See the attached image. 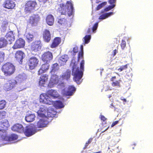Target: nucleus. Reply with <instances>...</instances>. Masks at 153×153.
Here are the masks:
<instances>
[{
  "instance_id": "9",
  "label": "nucleus",
  "mask_w": 153,
  "mask_h": 153,
  "mask_svg": "<svg viewBox=\"0 0 153 153\" xmlns=\"http://www.w3.org/2000/svg\"><path fill=\"white\" fill-rule=\"evenodd\" d=\"M37 5V3L35 1H28L25 4V10L27 12H31L35 10Z\"/></svg>"
},
{
  "instance_id": "1",
  "label": "nucleus",
  "mask_w": 153,
  "mask_h": 153,
  "mask_svg": "<svg viewBox=\"0 0 153 153\" xmlns=\"http://www.w3.org/2000/svg\"><path fill=\"white\" fill-rule=\"evenodd\" d=\"M81 58H73L70 64L72 67V75L74 76V80L77 84H80L82 82L81 79L84 71L85 61L82 60L80 62V68L78 65Z\"/></svg>"
},
{
  "instance_id": "6",
  "label": "nucleus",
  "mask_w": 153,
  "mask_h": 153,
  "mask_svg": "<svg viewBox=\"0 0 153 153\" xmlns=\"http://www.w3.org/2000/svg\"><path fill=\"white\" fill-rule=\"evenodd\" d=\"M2 70L5 75H9L14 73L15 71V67L13 64L8 62L3 65Z\"/></svg>"
},
{
  "instance_id": "23",
  "label": "nucleus",
  "mask_w": 153,
  "mask_h": 153,
  "mask_svg": "<svg viewBox=\"0 0 153 153\" xmlns=\"http://www.w3.org/2000/svg\"><path fill=\"white\" fill-rule=\"evenodd\" d=\"M43 38L44 40L47 42H48L51 39V35L50 31L45 30L43 33Z\"/></svg>"
},
{
  "instance_id": "31",
  "label": "nucleus",
  "mask_w": 153,
  "mask_h": 153,
  "mask_svg": "<svg viewBox=\"0 0 153 153\" xmlns=\"http://www.w3.org/2000/svg\"><path fill=\"white\" fill-rule=\"evenodd\" d=\"M7 44V40L4 38H1L0 40V48L6 46Z\"/></svg>"
},
{
  "instance_id": "15",
  "label": "nucleus",
  "mask_w": 153,
  "mask_h": 153,
  "mask_svg": "<svg viewBox=\"0 0 153 153\" xmlns=\"http://www.w3.org/2000/svg\"><path fill=\"white\" fill-rule=\"evenodd\" d=\"M105 2H103L100 4L97 7V10H99L101 9L104 8V10L101 11L100 13V16L99 17V19H105Z\"/></svg>"
},
{
  "instance_id": "10",
  "label": "nucleus",
  "mask_w": 153,
  "mask_h": 153,
  "mask_svg": "<svg viewBox=\"0 0 153 153\" xmlns=\"http://www.w3.org/2000/svg\"><path fill=\"white\" fill-rule=\"evenodd\" d=\"M37 106L39 107L38 108V109H37L36 112L37 113L38 116L42 117H45L47 116V106L44 105H41V106Z\"/></svg>"
},
{
  "instance_id": "17",
  "label": "nucleus",
  "mask_w": 153,
  "mask_h": 153,
  "mask_svg": "<svg viewBox=\"0 0 153 153\" xmlns=\"http://www.w3.org/2000/svg\"><path fill=\"white\" fill-rule=\"evenodd\" d=\"M16 83V81L15 80L12 79L9 80L4 85V90L7 91H9L11 90L15 86Z\"/></svg>"
},
{
  "instance_id": "20",
  "label": "nucleus",
  "mask_w": 153,
  "mask_h": 153,
  "mask_svg": "<svg viewBox=\"0 0 153 153\" xmlns=\"http://www.w3.org/2000/svg\"><path fill=\"white\" fill-rule=\"evenodd\" d=\"M39 19L40 18L38 15H34L30 17L29 22L32 26H36Z\"/></svg>"
},
{
  "instance_id": "41",
  "label": "nucleus",
  "mask_w": 153,
  "mask_h": 153,
  "mask_svg": "<svg viewBox=\"0 0 153 153\" xmlns=\"http://www.w3.org/2000/svg\"><path fill=\"white\" fill-rule=\"evenodd\" d=\"M126 41L122 40L120 44V46L122 49H124L126 46Z\"/></svg>"
},
{
  "instance_id": "26",
  "label": "nucleus",
  "mask_w": 153,
  "mask_h": 153,
  "mask_svg": "<svg viewBox=\"0 0 153 153\" xmlns=\"http://www.w3.org/2000/svg\"><path fill=\"white\" fill-rule=\"evenodd\" d=\"M6 40L9 42L14 41V36L13 32L12 31H9L5 35Z\"/></svg>"
},
{
  "instance_id": "52",
  "label": "nucleus",
  "mask_w": 153,
  "mask_h": 153,
  "mask_svg": "<svg viewBox=\"0 0 153 153\" xmlns=\"http://www.w3.org/2000/svg\"><path fill=\"white\" fill-rule=\"evenodd\" d=\"M102 1V0H96V3H99V2H100Z\"/></svg>"
},
{
  "instance_id": "40",
  "label": "nucleus",
  "mask_w": 153,
  "mask_h": 153,
  "mask_svg": "<svg viewBox=\"0 0 153 153\" xmlns=\"http://www.w3.org/2000/svg\"><path fill=\"white\" fill-rule=\"evenodd\" d=\"M6 112L3 111H0V119L4 118L6 116Z\"/></svg>"
},
{
  "instance_id": "19",
  "label": "nucleus",
  "mask_w": 153,
  "mask_h": 153,
  "mask_svg": "<svg viewBox=\"0 0 153 153\" xmlns=\"http://www.w3.org/2000/svg\"><path fill=\"white\" fill-rule=\"evenodd\" d=\"M42 48V45L40 41H37L33 43L31 45V50L35 52L40 50Z\"/></svg>"
},
{
  "instance_id": "34",
  "label": "nucleus",
  "mask_w": 153,
  "mask_h": 153,
  "mask_svg": "<svg viewBox=\"0 0 153 153\" xmlns=\"http://www.w3.org/2000/svg\"><path fill=\"white\" fill-rule=\"evenodd\" d=\"M15 57H24L25 56V54L21 51H17L15 54Z\"/></svg>"
},
{
  "instance_id": "29",
  "label": "nucleus",
  "mask_w": 153,
  "mask_h": 153,
  "mask_svg": "<svg viewBox=\"0 0 153 153\" xmlns=\"http://www.w3.org/2000/svg\"><path fill=\"white\" fill-rule=\"evenodd\" d=\"M61 39L59 37L56 38L52 43L51 47L52 48H54L57 46L60 43Z\"/></svg>"
},
{
  "instance_id": "39",
  "label": "nucleus",
  "mask_w": 153,
  "mask_h": 153,
  "mask_svg": "<svg viewBox=\"0 0 153 153\" xmlns=\"http://www.w3.org/2000/svg\"><path fill=\"white\" fill-rule=\"evenodd\" d=\"M66 22V19L64 18L59 19L58 20V22L61 25L65 24Z\"/></svg>"
},
{
  "instance_id": "53",
  "label": "nucleus",
  "mask_w": 153,
  "mask_h": 153,
  "mask_svg": "<svg viewBox=\"0 0 153 153\" xmlns=\"http://www.w3.org/2000/svg\"><path fill=\"white\" fill-rule=\"evenodd\" d=\"M40 2H43L44 3L46 1L48 0H39Z\"/></svg>"
},
{
  "instance_id": "51",
  "label": "nucleus",
  "mask_w": 153,
  "mask_h": 153,
  "mask_svg": "<svg viewBox=\"0 0 153 153\" xmlns=\"http://www.w3.org/2000/svg\"><path fill=\"white\" fill-rule=\"evenodd\" d=\"M92 139H93L92 138H90V139H89L88 142L90 144L92 142Z\"/></svg>"
},
{
  "instance_id": "2",
  "label": "nucleus",
  "mask_w": 153,
  "mask_h": 153,
  "mask_svg": "<svg viewBox=\"0 0 153 153\" xmlns=\"http://www.w3.org/2000/svg\"><path fill=\"white\" fill-rule=\"evenodd\" d=\"M48 95L46 94H42L40 95V102L49 105H54L56 108H61L64 107L63 103L59 100L56 101L54 102L51 97L56 98L59 96L58 93L55 90L52 89L47 92Z\"/></svg>"
},
{
  "instance_id": "50",
  "label": "nucleus",
  "mask_w": 153,
  "mask_h": 153,
  "mask_svg": "<svg viewBox=\"0 0 153 153\" xmlns=\"http://www.w3.org/2000/svg\"><path fill=\"white\" fill-rule=\"evenodd\" d=\"M89 144V143L88 142L86 143L85 147L83 149H86V148L87 147V146H88Z\"/></svg>"
},
{
  "instance_id": "3",
  "label": "nucleus",
  "mask_w": 153,
  "mask_h": 153,
  "mask_svg": "<svg viewBox=\"0 0 153 153\" xmlns=\"http://www.w3.org/2000/svg\"><path fill=\"white\" fill-rule=\"evenodd\" d=\"M71 73V71L68 70L65 73L63 74L59 79L58 76L56 74H51L49 85H51V84L52 85L58 84V88L62 89L65 86V84L63 82L61 81L62 80H68L70 78Z\"/></svg>"
},
{
  "instance_id": "24",
  "label": "nucleus",
  "mask_w": 153,
  "mask_h": 153,
  "mask_svg": "<svg viewBox=\"0 0 153 153\" xmlns=\"http://www.w3.org/2000/svg\"><path fill=\"white\" fill-rule=\"evenodd\" d=\"M59 68V65L57 63H56L52 65L51 68L50 73L51 74H57V72Z\"/></svg>"
},
{
  "instance_id": "44",
  "label": "nucleus",
  "mask_w": 153,
  "mask_h": 153,
  "mask_svg": "<svg viewBox=\"0 0 153 153\" xmlns=\"http://www.w3.org/2000/svg\"><path fill=\"white\" fill-rule=\"evenodd\" d=\"M24 58H17V60L19 62L20 64H22L23 63V59Z\"/></svg>"
},
{
  "instance_id": "38",
  "label": "nucleus",
  "mask_w": 153,
  "mask_h": 153,
  "mask_svg": "<svg viewBox=\"0 0 153 153\" xmlns=\"http://www.w3.org/2000/svg\"><path fill=\"white\" fill-rule=\"evenodd\" d=\"M81 51H80L78 54V57H82L83 55V46L81 45L80 47Z\"/></svg>"
},
{
  "instance_id": "47",
  "label": "nucleus",
  "mask_w": 153,
  "mask_h": 153,
  "mask_svg": "<svg viewBox=\"0 0 153 153\" xmlns=\"http://www.w3.org/2000/svg\"><path fill=\"white\" fill-rule=\"evenodd\" d=\"M4 53L3 52L0 51V57H4Z\"/></svg>"
},
{
  "instance_id": "43",
  "label": "nucleus",
  "mask_w": 153,
  "mask_h": 153,
  "mask_svg": "<svg viewBox=\"0 0 153 153\" xmlns=\"http://www.w3.org/2000/svg\"><path fill=\"white\" fill-rule=\"evenodd\" d=\"M114 14L113 12H110L109 13H106V19L111 16Z\"/></svg>"
},
{
  "instance_id": "49",
  "label": "nucleus",
  "mask_w": 153,
  "mask_h": 153,
  "mask_svg": "<svg viewBox=\"0 0 153 153\" xmlns=\"http://www.w3.org/2000/svg\"><path fill=\"white\" fill-rule=\"evenodd\" d=\"M101 120H102L103 122H104L105 120V117L104 116H101Z\"/></svg>"
},
{
  "instance_id": "18",
  "label": "nucleus",
  "mask_w": 153,
  "mask_h": 153,
  "mask_svg": "<svg viewBox=\"0 0 153 153\" xmlns=\"http://www.w3.org/2000/svg\"><path fill=\"white\" fill-rule=\"evenodd\" d=\"M48 75L45 74L42 75L40 77V80L39 82V85L41 87H46L47 85V84H46L48 78Z\"/></svg>"
},
{
  "instance_id": "42",
  "label": "nucleus",
  "mask_w": 153,
  "mask_h": 153,
  "mask_svg": "<svg viewBox=\"0 0 153 153\" xmlns=\"http://www.w3.org/2000/svg\"><path fill=\"white\" fill-rule=\"evenodd\" d=\"M98 23H95L93 26L92 30L93 32L95 33V31L97 29L98 26Z\"/></svg>"
},
{
  "instance_id": "36",
  "label": "nucleus",
  "mask_w": 153,
  "mask_h": 153,
  "mask_svg": "<svg viewBox=\"0 0 153 153\" xmlns=\"http://www.w3.org/2000/svg\"><path fill=\"white\" fill-rule=\"evenodd\" d=\"M42 57H53V55L51 52L48 51L42 55Z\"/></svg>"
},
{
  "instance_id": "8",
  "label": "nucleus",
  "mask_w": 153,
  "mask_h": 153,
  "mask_svg": "<svg viewBox=\"0 0 153 153\" xmlns=\"http://www.w3.org/2000/svg\"><path fill=\"white\" fill-rule=\"evenodd\" d=\"M39 62L37 58H30L28 63L26 66L27 70H33L37 66Z\"/></svg>"
},
{
  "instance_id": "45",
  "label": "nucleus",
  "mask_w": 153,
  "mask_h": 153,
  "mask_svg": "<svg viewBox=\"0 0 153 153\" xmlns=\"http://www.w3.org/2000/svg\"><path fill=\"white\" fill-rule=\"evenodd\" d=\"M118 52V50L117 49H115L112 52V53L111 54L112 56L114 57V56L116 53Z\"/></svg>"
},
{
  "instance_id": "5",
  "label": "nucleus",
  "mask_w": 153,
  "mask_h": 153,
  "mask_svg": "<svg viewBox=\"0 0 153 153\" xmlns=\"http://www.w3.org/2000/svg\"><path fill=\"white\" fill-rule=\"evenodd\" d=\"M59 6L57 10L62 15L70 16L74 13L73 6L70 2L68 1L65 4L61 3Z\"/></svg>"
},
{
  "instance_id": "54",
  "label": "nucleus",
  "mask_w": 153,
  "mask_h": 153,
  "mask_svg": "<svg viewBox=\"0 0 153 153\" xmlns=\"http://www.w3.org/2000/svg\"><path fill=\"white\" fill-rule=\"evenodd\" d=\"M6 27L5 26V27H2V28L4 29V30H5L6 29Z\"/></svg>"
},
{
  "instance_id": "11",
  "label": "nucleus",
  "mask_w": 153,
  "mask_h": 153,
  "mask_svg": "<svg viewBox=\"0 0 153 153\" xmlns=\"http://www.w3.org/2000/svg\"><path fill=\"white\" fill-rule=\"evenodd\" d=\"M52 106L49 107L48 108L47 107V116L45 117V119H47L51 122L52 119L51 118L54 117L56 114V112L55 111L53 108Z\"/></svg>"
},
{
  "instance_id": "32",
  "label": "nucleus",
  "mask_w": 153,
  "mask_h": 153,
  "mask_svg": "<svg viewBox=\"0 0 153 153\" xmlns=\"http://www.w3.org/2000/svg\"><path fill=\"white\" fill-rule=\"evenodd\" d=\"M91 39V35H86L85 36L83 39V42H84V45H85V44L88 43L89 42Z\"/></svg>"
},
{
  "instance_id": "13",
  "label": "nucleus",
  "mask_w": 153,
  "mask_h": 153,
  "mask_svg": "<svg viewBox=\"0 0 153 153\" xmlns=\"http://www.w3.org/2000/svg\"><path fill=\"white\" fill-rule=\"evenodd\" d=\"M1 127L3 128V129H0V139L1 136L3 133H6V130L7 128L9 126V123L8 121L7 120H2L0 121Z\"/></svg>"
},
{
  "instance_id": "48",
  "label": "nucleus",
  "mask_w": 153,
  "mask_h": 153,
  "mask_svg": "<svg viewBox=\"0 0 153 153\" xmlns=\"http://www.w3.org/2000/svg\"><path fill=\"white\" fill-rule=\"evenodd\" d=\"M104 70V69H98L97 70V71L98 72H99L100 73L101 75H102V72Z\"/></svg>"
},
{
  "instance_id": "4",
  "label": "nucleus",
  "mask_w": 153,
  "mask_h": 153,
  "mask_svg": "<svg viewBox=\"0 0 153 153\" xmlns=\"http://www.w3.org/2000/svg\"><path fill=\"white\" fill-rule=\"evenodd\" d=\"M12 130L20 133L24 132L27 137L30 136L35 134L36 131L34 126L29 125L26 127L25 130L23 126L20 124H17L14 125L12 128Z\"/></svg>"
},
{
  "instance_id": "46",
  "label": "nucleus",
  "mask_w": 153,
  "mask_h": 153,
  "mask_svg": "<svg viewBox=\"0 0 153 153\" xmlns=\"http://www.w3.org/2000/svg\"><path fill=\"white\" fill-rule=\"evenodd\" d=\"M61 59H60V60L62 61L64 63H65L66 61L68 60L67 59H65L67 58H60Z\"/></svg>"
},
{
  "instance_id": "14",
  "label": "nucleus",
  "mask_w": 153,
  "mask_h": 153,
  "mask_svg": "<svg viewBox=\"0 0 153 153\" xmlns=\"http://www.w3.org/2000/svg\"><path fill=\"white\" fill-rule=\"evenodd\" d=\"M76 90L75 88L73 85H70L67 88L63 90V94L66 96H71L72 95Z\"/></svg>"
},
{
  "instance_id": "25",
  "label": "nucleus",
  "mask_w": 153,
  "mask_h": 153,
  "mask_svg": "<svg viewBox=\"0 0 153 153\" xmlns=\"http://www.w3.org/2000/svg\"><path fill=\"white\" fill-rule=\"evenodd\" d=\"M117 0H108V2L110 4V6L106 7V11H108L113 9L115 6V3Z\"/></svg>"
},
{
  "instance_id": "27",
  "label": "nucleus",
  "mask_w": 153,
  "mask_h": 153,
  "mask_svg": "<svg viewBox=\"0 0 153 153\" xmlns=\"http://www.w3.org/2000/svg\"><path fill=\"white\" fill-rule=\"evenodd\" d=\"M35 117L34 114H27L25 117V120L28 122H31L34 120Z\"/></svg>"
},
{
  "instance_id": "35",
  "label": "nucleus",
  "mask_w": 153,
  "mask_h": 153,
  "mask_svg": "<svg viewBox=\"0 0 153 153\" xmlns=\"http://www.w3.org/2000/svg\"><path fill=\"white\" fill-rule=\"evenodd\" d=\"M78 51V48L77 47H75L73 50L69 52V54L72 55L74 56Z\"/></svg>"
},
{
  "instance_id": "21",
  "label": "nucleus",
  "mask_w": 153,
  "mask_h": 153,
  "mask_svg": "<svg viewBox=\"0 0 153 153\" xmlns=\"http://www.w3.org/2000/svg\"><path fill=\"white\" fill-rule=\"evenodd\" d=\"M50 122L45 117L42 119L37 122V127L38 128H42L46 127L47 125Z\"/></svg>"
},
{
  "instance_id": "30",
  "label": "nucleus",
  "mask_w": 153,
  "mask_h": 153,
  "mask_svg": "<svg viewBox=\"0 0 153 153\" xmlns=\"http://www.w3.org/2000/svg\"><path fill=\"white\" fill-rule=\"evenodd\" d=\"M27 78V76L25 74L23 73L20 74L18 76L16 77V79L18 80L19 82H22Z\"/></svg>"
},
{
  "instance_id": "55",
  "label": "nucleus",
  "mask_w": 153,
  "mask_h": 153,
  "mask_svg": "<svg viewBox=\"0 0 153 153\" xmlns=\"http://www.w3.org/2000/svg\"><path fill=\"white\" fill-rule=\"evenodd\" d=\"M31 57L33 58V57H34V56H32Z\"/></svg>"
},
{
  "instance_id": "56",
  "label": "nucleus",
  "mask_w": 153,
  "mask_h": 153,
  "mask_svg": "<svg viewBox=\"0 0 153 153\" xmlns=\"http://www.w3.org/2000/svg\"><path fill=\"white\" fill-rule=\"evenodd\" d=\"M6 144V143H4V144Z\"/></svg>"
},
{
  "instance_id": "37",
  "label": "nucleus",
  "mask_w": 153,
  "mask_h": 153,
  "mask_svg": "<svg viewBox=\"0 0 153 153\" xmlns=\"http://www.w3.org/2000/svg\"><path fill=\"white\" fill-rule=\"evenodd\" d=\"M6 102L4 100L0 101V109H3L5 107Z\"/></svg>"
},
{
  "instance_id": "12",
  "label": "nucleus",
  "mask_w": 153,
  "mask_h": 153,
  "mask_svg": "<svg viewBox=\"0 0 153 153\" xmlns=\"http://www.w3.org/2000/svg\"><path fill=\"white\" fill-rule=\"evenodd\" d=\"M18 138V136L14 134H11L10 136H7V133H3V134L1 136V140H2L11 141L12 140H15Z\"/></svg>"
},
{
  "instance_id": "33",
  "label": "nucleus",
  "mask_w": 153,
  "mask_h": 153,
  "mask_svg": "<svg viewBox=\"0 0 153 153\" xmlns=\"http://www.w3.org/2000/svg\"><path fill=\"white\" fill-rule=\"evenodd\" d=\"M25 37L29 42L32 41L33 40V36L30 33H26Z\"/></svg>"
},
{
  "instance_id": "16",
  "label": "nucleus",
  "mask_w": 153,
  "mask_h": 153,
  "mask_svg": "<svg viewBox=\"0 0 153 153\" xmlns=\"http://www.w3.org/2000/svg\"><path fill=\"white\" fill-rule=\"evenodd\" d=\"M25 45V41L22 38L17 40L13 47V49H17L23 48Z\"/></svg>"
},
{
  "instance_id": "7",
  "label": "nucleus",
  "mask_w": 153,
  "mask_h": 153,
  "mask_svg": "<svg viewBox=\"0 0 153 153\" xmlns=\"http://www.w3.org/2000/svg\"><path fill=\"white\" fill-rule=\"evenodd\" d=\"M52 58H42L43 62L45 63L42 65L38 71V74L40 75L47 71L49 68V65L48 64Z\"/></svg>"
},
{
  "instance_id": "28",
  "label": "nucleus",
  "mask_w": 153,
  "mask_h": 153,
  "mask_svg": "<svg viewBox=\"0 0 153 153\" xmlns=\"http://www.w3.org/2000/svg\"><path fill=\"white\" fill-rule=\"evenodd\" d=\"M46 22L48 25L51 26L53 25L54 22L53 16L51 15L47 16L46 18Z\"/></svg>"
},
{
  "instance_id": "22",
  "label": "nucleus",
  "mask_w": 153,
  "mask_h": 153,
  "mask_svg": "<svg viewBox=\"0 0 153 153\" xmlns=\"http://www.w3.org/2000/svg\"><path fill=\"white\" fill-rule=\"evenodd\" d=\"M4 7L8 9H12L15 6V4L13 1L11 0H7L3 4Z\"/></svg>"
}]
</instances>
